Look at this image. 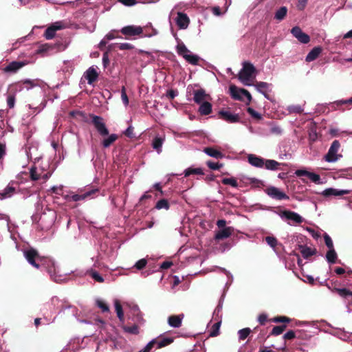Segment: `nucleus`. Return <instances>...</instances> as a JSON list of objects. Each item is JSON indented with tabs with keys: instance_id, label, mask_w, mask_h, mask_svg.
<instances>
[{
	"instance_id": "20e7f679",
	"label": "nucleus",
	"mask_w": 352,
	"mask_h": 352,
	"mask_svg": "<svg viewBox=\"0 0 352 352\" xmlns=\"http://www.w3.org/2000/svg\"><path fill=\"white\" fill-rule=\"evenodd\" d=\"M255 77L256 69L254 66L249 62H244L239 74V80L245 86H252Z\"/></svg>"
},
{
	"instance_id": "5701e85b",
	"label": "nucleus",
	"mask_w": 352,
	"mask_h": 352,
	"mask_svg": "<svg viewBox=\"0 0 352 352\" xmlns=\"http://www.w3.org/2000/svg\"><path fill=\"white\" fill-rule=\"evenodd\" d=\"M322 52V48L320 47H314L307 55L305 60L307 62H311L316 60Z\"/></svg>"
},
{
	"instance_id": "09e8293b",
	"label": "nucleus",
	"mask_w": 352,
	"mask_h": 352,
	"mask_svg": "<svg viewBox=\"0 0 352 352\" xmlns=\"http://www.w3.org/2000/svg\"><path fill=\"white\" fill-rule=\"evenodd\" d=\"M248 113L254 118L257 120H261L262 119V115L259 113L258 112L256 111L254 109L251 107H248L247 109Z\"/></svg>"
},
{
	"instance_id": "4d7b16f0",
	"label": "nucleus",
	"mask_w": 352,
	"mask_h": 352,
	"mask_svg": "<svg viewBox=\"0 0 352 352\" xmlns=\"http://www.w3.org/2000/svg\"><path fill=\"white\" fill-rule=\"evenodd\" d=\"M155 346L154 341H150L139 352H150L153 347Z\"/></svg>"
},
{
	"instance_id": "052dcab7",
	"label": "nucleus",
	"mask_w": 352,
	"mask_h": 352,
	"mask_svg": "<svg viewBox=\"0 0 352 352\" xmlns=\"http://www.w3.org/2000/svg\"><path fill=\"white\" fill-rule=\"evenodd\" d=\"M309 173V171H307V170H305V169H298V170H296V172H295V175L297 177H302V176L307 177Z\"/></svg>"
},
{
	"instance_id": "b1692460",
	"label": "nucleus",
	"mask_w": 352,
	"mask_h": 352,
	"mask_svg": "<svg viewBox=\"0 0 352 352\" xmlns=\"http://www.w3.org/2000/svg\"><path fill=\"white\" fill-rule=\"evenodd\" d=\"M204 151L208 156L216 158V159H221L224 157V155L221 152H220L212 147L205 148Z\"/></svg>"
},
{
	"instance_id": "9b49d317",
	"label": "nucleus",
	"mask_w": 352,
	"mask_h": 352,
	"mask_svg": "<svg viewBox=\"0 0 352 352\" xmlns=\"http://www.w3.org/2000/svg\"><path fill=\"white\" fill-rule=\"evenodd\" d=\"M265 192L271 198L276 200H287L289 199L283 191L274 186H270L265 190Z\"/></svg>"
},
{
	"instance_id": "0eeeda50",
	"label": "nucleus",
	"mask_w": 352,
	"mask_h": 352,
	"mask_svg": "<svg viewBox=\"0 0 352 352\" xmlns=\"http://www.w3.org/2000/svg\"><path fill=\"white\" fill-rule=\"evenodd\" d=\"M340 147V144L339 141L334 140L324 157L325 161L332 163L337 162L340 158H341L342 155L338 153Z\"/></svg>"
},
{
	"instance_id": "69168bd1",
	"label": "nucleus",
	"mask_w": 352,
	"mask_h": 352,
	"mask_svg": "<svg viewBox=\"0 0 352 352\" xmlns=\"http://www.w3.org/2000/svg\"><path fill=\"white\" fill-rule=\"evenodd\" d=\"M271 133L276 135H280L282 133V129L277 125H274L270 129Z\"/></svg>"
},
{
	"instance_id": "de8ad7c7",
	"label": "nucleus",
	"mask_w": 352,
	"mask_h": 352,
	"mask_svg": "<svg viewBox=\"0 0 352 352\" xmlns=\"http://www.w3.org/2000/svg\"><path fill=\"white\" fill-rule=\"evenodd\" d=\"M147 264V261L146 258H142L139 261H138L135 265H134V267L136 268L137 270H142L144 267H146Z\"/></svg>"
},
{
	"instance_id": "c9c22d12",
	"label": "nucleus",
	"mask_w": 352,
	"mask_h": 352,
	"mask_svg": "<svg viewBox=\"0 0 352 352\" xmlns=\"http://www.w3.org/2000/svg\"><path fill=\"white\" fill-rule=\"evenodd\" d=\"M87 274H89L93 279H94L98 283H103L104 278L102 277L101 275L99 274L96 271L94 270L93 269L88 270L87 271Z\"/></svg>"
},
{
	"instance_id": "1a4fd4ad",
	"label": "nucleus",
	"mask_w": 352,
	"mask_h": 352,
	"mask_svg": "<svg viewBox=\"0 0 352 352\" xmlns=\"http://www.w3.org/2000/svg\"><path fill=\"white\" fill-rule=\"evenodd\" d=\"M91 123L101 136H106L109 134V130L104 122L103 118L98 116L91 115Z\"/></svg>"
},
{
	"instance_id": "2eb2a0df",
	"label": "nucleus",
	"mask_w": 352,
	"mask_h": 352,
	"mask_svg": "<svg viewBox=\"0 0 352 352\" xmlns=\"http://www.w3.org/2000/svg\"><path fill=\"white\" fill-rule=\"evenodd\" d=\"M351 190H339L333 188H329L324 190L320 194L325 197H339L344 195L349 194Z\"/></svg>"
},
{
	"instance_id": "4c0bfd02",
	"label": "nucleus",
	"mask_w": 352,
	"mask_h": 352,
	"mask_svg": "<svg viewBox=\"0 0 352 352\" xmlns=\"http://www.w3.org/2000/svg\"><path fill=\"white\" fill-rule=\"evenodd\" d=\"M300 252L305 258H307L314 254V250L306 246H300Z\"/></svg>"
},
{
	"instance_id": "e433bc0d",
	"label": "nucleus",
	"mask_w": 352,
	"mask_h": 352,
	"mask_svg": "<svg viewBox=\"0 0 352 352\" xmlns=\"http://www.w3.org/2000/svg\"><path fill=\"white\" fill-rule=\"evenodd\" d=\"M169 208H170V205H169L168 201L165 199L159 200L155 205V208H157V210H161V209L168 210Z\"/></svg>"
},
{
	"instance_id": "79ce46f5",
	"label": "nucleus",
	"mask_w": 352,
	"mask_h": 352,
	"mask_svg": "<svg viewBox=\"0 0 352 352\" xmlns=\"http://www.w3.org/2000/svg\"><path fill=\"white\" fill-rule=\"evenodd\" d=\"M123 329L125 332L129 333L130 334L137 335L139 333L138 327L136 324H133L131 327L124 326Z\"/></svg>"
},
{
	"instance_id": "864d4df0",
	"label": "nucleus",
	"mask_w": 352,
	"mask_h": 352,
	"mask_svg": "<svg viewBox=\"0 0 352 352\" xmlns=\"http://www.w3.org/2000/svg\"><path fill=\"white\" fill-rule=\"evenodd\" d=\"M121 99L125 107L129 104V98L126 93V89L124 87H122L121 89Z\"/></svg>"
},
{
	"instance_id": "0e129e2a",
	"label": "nucleus",
	"mask_w": 352,
	"mask_h": 352,
	"mask_svg": "<svg viewBox=\"0 0 352 352\" xmlns=\"http://www.w3.org/2000/svg\"><path fill=\"white\" fill-rule=\"evenodd\" d=\"M23 83L24 85H25V88L28 90L31 88H32L33 87H34L36 85V84L34 82L33 80H29V79H26L25 80Z\"/></svg>"
},
{
	"instance_id": "603ef678",
	"label": "nucleus",
	"mask_w": 352,
	"mask_h": 352,
	"mask_svg": "<svg viewBox=\"0 0 352 352\" xmlns=\"http://www.w3.org/2000/svg\"><path fill=\"white\" fill-rule=\"evenodd\" d=\"M207 166L212 170H219L221 167H223L222 164H219L217 162H213L212 161H208L206 162Z\"/></svg>"
},
{
	"instance_id": "4468645a",
	"label": "nucleus",
	"mask_w": 352,
	"mask_h": 352,
	"mask_svg": "<svg viewBox=\"0 0 352 352\" xmlns=\"http://www.w3.org/2000/svg\"><path fill=\"white\" fill-rule=\"evenodd\" d=\"M177 16L175 19V23L177 27L181 30L186 29L190 23L189 17L186 14L181 12H177Z\"/></svg>"
},
{
	"instance_id": "5fc2aeb1",
	"label": "nucleus",
	"mask_w": 352,
	"mask_h": 352,
	"mask_svg": "<svg viewBox=\"0 0 352 352\" xmlns=\"http://www.w3.org/2000/svg\"><path fill=\"white\" fill-rule=\"evenodd\" d=\"M324 239L325 244L327 246V248H329V250L334 249L333 241H332L331 238L327 233H325L324 235Z\"/></svg>"
},
{
	"instance_id": "13d9d810",
	"label": "nucleus",
	"mask_w": 352,
	"mask_h": 352,
	"mask_svg": "<svg viewBox=\"0 0 352 352\" xmlns=\"http://www.w3.org/2000/svg\"><path fill=\"white\" fill-rule=\"evenodd\" d=\"M133 311H134V313L137 314V318H136L135 322L142 323L143 322V318H142V315L140 314L139 308L137 306H135L133 308Z\"/></svg>"
},
{
	"instance_id": "6ab92c4d",
	"label": "nucleus",
	"mask_w": 352,
	"mask_h": 352,
	"mask_svg": "<svg viewBox=\"0 0 352 352\" xmlns=\"http://www.w3.org/2000/svg\"><path fill=\"white\" fill-rule=\"evenodd\" d=\"M83 77L87 80L89 85H92L97 80L98 73L96 69L92 66L84 73Z\"/></svg>"
},
{
	"instance_id": "f8f14e48",
	"label": "nucleus",
	"mask_w": 352,
	"mask_h": 352,
	"mask_svg": "<svg viewBox=\"0 0 352 352\" xmlns=\"http://www.w3.org/2000/svg\"><path fill=\"white\" fill-rule=\"evenodd\" d=\"M98 191V190L97 188H94L82 194H75L71 196L67 195L65 199L67 200H72L74 201L85 200L88 198H93V195H95Z\"/></svg>"
},
{
	"instance_id": "72a5a7b5",
	"label": "nucleus",
	"mask_w": 352,
	"mask_h": 352,
	"mask_svg": "<svg viewBox=\"0 0 352 352\" xmlns=\"http://www.w3.org/2000/svg\"><path fill=\"white\" fill-rule=\"evenodd\" d=\"M116 134H111L107 138H104L102 142V145L104 148L109 147L118 139Z\"/></svg>"
},
{
	"instance_id": "774afa93",
	"label": "nucleus",
	"mask_w": 352,
	"mask_h": 352,
	"mask_svg": "<svg viewBox=\"0 0 352 352\" xmlns=\"http://www.w3.org/2000/svg\"><path fill=\"white\" fill-rule=\"evenodd\" d=\"M296 336L295 335V332L292 330L291 331H287L285 335H284V338L286 339V340H292L293 338H294Z\"/></svg>"
},
{
	"instance_id": "a878e982",
	"label": "nucleus",
	"mask_w": 352,
	"mask_h": 352,
	"mask_svg": "<svg viewBox=\"0 0 352 352\" xmlns=\"http://www.w3.org/2000/svg\"><path fill=\"white\" fill-rule=\"evenodd\" d=\"M239 180L241 183L244 184L245 185L247 184H254V185H258L259 184H261V181L258 180L256 178L254 177H249L246 175H241L239 176Z\"/></svg>"
},
{
	"instance_id": "4be33fe9",
	"label": "nucleus",
	"mask_w": 352,
	"mask_h": 352,
	"mask_svg": "<svg viewBox=\"0 0 352 352\" xmlns=\"http://www.w3.org/2000/svg\"><path fill=\"white\" fill-rule=\"evenodd\" d=\"M24 64L21 62L13 61L9 63L5 68L4 72L7 73H14L21 69Z\"/></svg>"
},
{
	"instance_id": "a19ab883",
	"label": "nucleus",
	"mask_w": 352,
	"mask_h": 352,
	"mask_svg": "<svg viewBox=\"0 0 352 352\" xmlns=\"http://www.w3.org/2000/svg\"><path fill=\"white\" fill-rule=\"evenodd\" d=\"M221 321H218L212 325V330L210 332V336L215 337L219 334V329H220V326H221Z\"/></svg>"
},
{
	"instance_id": "c85d7f7f",
	"label": "nucleus",
	"mask_w": 352,
	"mask_h": 352,
	"mask_svg": "<svg viewBox=\"0 0 352 352\" xmlns=\"http://www.w3.org/2000/svg\"><path fill=\"white\" fill-rule=\"evenodd\" d=\"M212 111V104L208 102H204L201 103V105L199 109V112L201 115H208Z\"/></svg>"
},
{
	"instance_id": "c756f323",
	"label": "nucleus",
	"mask_w": 352,
	"mask_h": 352,
	"mask_svg": "<svg viewBox=\"0 0 352 352\" xmlns=\"http://www.w3.org/2000/svg\"><path fill=\"white\" fill-rule=\"evenodd\" d=\"M14 192L15 188L13 186L8 185L2 192H1V199H3L10 198L14 194Z\"/></svg>"
},
{
	"instance_id": "37998d69",
	"label": "nucleus",
	"mask_w": 352,
	"mask_h": 352,
	"mask_svg": "<svg viewBox=\"0 0 352 352\" xmlns=\"http://www.w3.org/2000/svg\"><path fill=\"white\" fill-rule=\"evenodd\" d=\"M251 330L250 328H244L238 331L239 338L241 340H245L250 334Z\"/></svg>"
},
{
	"instance_id": "412c9836",
	"label": "nucleus",
	"mask_w": 352,
	"mask_h": 352,
	"mask_svg": "<svg viewBox=\"0 0 352 352\" xmlns=\"http://www.w3.org/2000/svg\"><path fill=\"white\" fill-rule=\"evenodd\" d=\"M151 341L155 342V346H156L157 349H160L171 344L173 342V338L165 337L160 339H153Z\"/></svg>"
},
{
	"instance_id": "2f4dec72",
	"label": "nucleus",
	"mask_w": 352,
	"mask_h": 352,
	"mask_svg": "<svg viewBox=\"0 0 352 352\" xmlns=\"http://www.w3.org/2000/svg\"><path fill=\"white\" fill-rule=\"evenodd\" d=\"M256 90L261 93L264 94V91H267L270 85L265 82H257L256 84L253 83V85Z\"/></svg>"
},
{
	"instance_id": "393cba45",
	"label": "nucleus",
	"mask_w": 352,
	"mask_h": 352,
	"mask_svg": "<svg viewBox=\"0 0 352 352\" xmlns=\"http://www.w3.org/2000/svg\"><path fill=\"white\" fill-rule=\"evenodd\" d=\"M206 97V92L204 89H198L194 91V101L197 104L204 102Z\"/></svg>"
},
{
	"instance_id": "a211bd4d",
	"label": "nucleus",
	"mask_w": 352,
	"mask_h": 352,
	"mask_svg": "<svg viewBox=\"0 0 352 352\" xmlns=\"http://www.w3.org/2000/svg\"><path fill=\"white\" fill-rule=\"evenodd\" d=\"M184 318V314L178 315L170 316L168 318L167 322L170 327L173 328H179L182 326V320Z\"/></svg>"
},
{
	"instance_id": "7ed1b4c3",
	"label": "nucleus",
	"mask_w": 352,
	"mask_h": 352,
	"mask_svg": "<svg viewBox=\"0 0 352 352\" xmlns=\"http://www.w3.org/2000/svg\"><path fill=\"white\" fill-rule=\"evenodd\" d=\"M47 164H34L30 168V177L32 181L45 182L52 175Z\"/></svg>"
},
{
	"instance_id": "423d86ee",
	"label": "nucleus",
	"mask_w": 352,
	"mask_h": 352,
	"mask_svg": "<svg viewBox=\"0 0 352 352\" xmlns=\"http://www.w3.org/2000/svg\"><path fill=\"white\" fill-rule=\"evenodd\" d=\"M229 92L232 98L236 100H244V98H246V103L248 104L252 101V96L250 93L242 88H238L235 85H230L229 87Z\"/></svg>"
},
{
	"instance_id": "f704fd0d",
	"label": "nucleus",
	"mask_w": 352,
	"mask_h": 352,
	"mask_svg": "<svg viewBox=\"0 0 352 352\" xmlns=\"http://www.w3.org/2000/svg\"><path fill=\"white\" fill-rule=\"evenodd\" d=\"M337 253L335 250V249H330L327 252L326 254V259L329 263L333 264L336 263L337 261Z\"/></svg>"
},
{
	"instance_id": "680f3d73",
	"label": "nucleus",
	"mask_w": 352,
	"mask_h": 352,
	"mask_svg": "<svg viewBox=\"0 0 352 352\" xmlns=\"http://www.w3.org/2000/svg\"><path fill=\"white\" fill-rule=\"evenodd\" d=\"M274 322H289L290 319L285 316L276 317L273 319Z\"/></svg>"
},
{
	"instance_id": "9d476101",
	"label": "nucleus",
	"mask_w": 352,
	"mask_h": 352,
	"mask_svg": "<svg viewBox=\"0 0 352 352\" xmlns=\"http://www.w3.org/2000/svg\"><path fill=\"white\" fill-rule=\"evenodd\" d=\"M65 28V25L63 21H56L49 26L44 34L46 39H52L56 34V32L58 30H63Z\"/></svg>"
},
{
	"instance_id": "6e6552de",
	"label": "nucleus",
	"mask_w": 352,
	"mask_h": 352,
	"mask_svg": "<svg viewBox=\"0 0 352 352\" xmlns=\"http://www.w3.org/2000/svg\"><path fill=\"white\" fill-rule=\"evenodd\" d=\"M279 216L283 220L286 221L289 225L300 223L304 221L303 217L299 214L290 210H283L279 213Z\"/></svg>"
},
{
	"instance_id": "8fccbe9b",
	"label": "nucleus",
	"mask_w": 352,
	"mask_h": 352,
	"mask_svg": "<svg viewBox=\"0 0 352 352\" xmlns=\"http://www.w3.org/2000/svg\"><path fill=\"white\" fill-rule=\"evenodd\" d=\"M96 305L103 312H107L109 310V306L102 300L97 299Z\"/></svg>"
},
{
	"instance_id": "39448f33",
	"label": "nucleus",
	"mask_w": 352,
	"mask_h": 352,
	"mask_svg": "<svg viewBox=\"0 0 352 352\" xmlns=\"http://www.w3.org/2000/svg\"><path fill=\"white\" fill-rule=\"evenodd\" d=\"M177 52L182 56L189 63L196 65L198 64L200 57L192 54L183 43L178 44L177 46Z\"/></svg>"
},
{
	"instance_id": "cd10ccee",
	"label": "nucleus",
	"mask_w": 352,
	"mask_h": 352,
	"mask_svg": "<svg viewBox=\"0 0 352 352\" xmlns=\"http://www.w3.org/2000/svg\"><path fill=\"white\" fill-rule=\"evenodd\" d=\"M113 302L117 316L119 318L120 321L123 322L124 320V318L122 305L118 299H115Z\"/></svg>"
},
{
	"instance_id": "58836bf2",
	"label": "nucleus",
	"mask_w": 352,
	"mask_h": 352,
	"mask_svg": "<svg viewBox=\"0 0 352 352\" xmlns=\"http://www.w3.org/2000/svg\"><path fill=\"white\" fill-rule=\"evenodd\" d=\"M341 297L346 298L347 296H352V292L345 288H336L334 289Z\"/></svg>"
},
{
	"instance_id": "7c9ffc66",
	"label": "nucleus",
	"mask_w": 352,
	"mask_h": 352,
	"mask_svg": "<svg viewBox=\"0 0 352 352\" xmlns=\"http://www.w3.org/2000/svg\"><path fill=\"white\" fill-rule=\"evenodd\" d=\"M287 13V8L285 6H282L278 9L274 14V19L280 21L285 19Z\"/></svg>"
},
{
	"instance_id": "dca6fc26",
	"label": "nucleus",
	"mask_w": 352,
	"mask_h": 352,
	"mask_svg": "<svg viewBox=\"0 0 352 352\" xmlns=\"http://www.w3.org/2000/svg\"><path fill=\"white\" fill-rule=\"evenodd\" d=\"M143 30L141 26L127 25L122 28L121 32L126 36H136L142 34Z\"/></svg>"
},
{
	"instance_id": "6e6d98bb",
	"label": "nucleus",
	"mask_w": 352,
	"mask_h": 352,
	"mask_svg": "<svg viewBox=\"0 0 352 352\" xmlns=\"http://www.w3.org/2000/svg\"><path fill=\"white\" fill-rule=\"evenodd\" d=\"M285 328V325H283V326H276V327H274L272 329V333L273 335H274V336L280 335L283 332Z\"/></svg>"
},
{
	"instance_id": "c03bdc74",
	"label": "nucleus",
	"mask_w": 352,
	"mask_h": 352,
	"mask_svg": "<svg viewBox=\"0 0 352 352\" xmlns=\"http://www.w3.org/2000/svg\"><path fill=\"white\" fill-rule=\"evenodd\" d=\"M287 111L289 113H300L303 111V109L300 105H291L287 107Z\"/></svg>"
},
{
	"instance_id": "f3484780",
	"label": "nucleus",
	"mask_w": 352,
	"mask_h": 352,
	"mask_svg": "<svg viewBox=\"0 0 352 352\" xmlns=\"http://www.w3.org/2000/svg\"><path fill=\"white\" fill-rule=\"evenodd\" d=\"M219 115L225 121L229 123H236L240 121L239 114L233 113L228 111H221Z\"/></svg>"
},
{
	"instance_id": "338daca9",
	"label": "nucleus",
	"mask_w": 352,
	"mask_h": 352,
	"mask_svg": "<svg viewBox=\"0 0 352 352\" xmlns=\"http://www.w3.org/2000/svg\"><path fill=\"white\" fill-rule=\"evenodd\" d=\"M62 188H63L62 186H54L51 188L50 190L54 193H56L57 195H60V193L62 192Z\"/></svg>"
},
{
	"instance_id": "f03ea898",
	"label": "nucleus",
	"mask_w": 352,
	"mask_h": 352,
	"mask_svg": "<svg viewBox=\"0 0 352 352\" xmlns=\"http://www.w3.org/2000/svg\"><path fill=\"white\" fill-rule=\"evenodd\" d=\"M248 163L256 168H265L270 170H276L278 168L280 163L274 160H265L254 154H248L247 156Z\"/></svg>"
},
{
	"instance_id": "3c124183",
	"label": "nucleus",
	"mask_w": 352,
	"mask_h": 352,
	"mask_svg": "<svg viewBox=\"0 0 352 352\" xmlns=\"http://www.w3.org/2000/svg\"><path fill=\"white\" fill-rule=\"evenodd\" d=\"M7 104L10 109H12L14 107L15 104V96L12 94H9L7 96Z\"/></svg>"
},
{
	"instance_id": "f257e3e1",
	"label": "nucleus",
	"mask_w": 352,
	"mask_h": 352,
	"mask_svg": "<svg viewBox=\"0 0 352 352\" xmlns=\"http://www.w3.org/2000/svg\"><path fill=\"white\" fill-rule=\"evenodd\" d=\"M23 255L28 262L34 267L36 269H38L40 266H43L48 269V272L50 274V276L52 277V278L56 281H59V279L56 278V276H54L52 274V267L54 268V272H55V267H54V263L53 261H52L50 258H44L43 256H41L38 252L33 249H28L25 250L23 251Z\"/></svg>"
},
{
	"instance_id": "bf43d9fd",
	"label": "nucleus",
	"mask_w": 352,
	"mask_h": 352,
	"mask_svg": "<svg viewBox=\"0 0 352 352\" xmlns=\"http://www.w3.org/2000/svg\"><path fill=\"white\" fill-rule=\"evenodd\" d=\"M118 1L126 6H132L138 3L137 0H118Z\"/></svg>"
},
{
	"instance_id": "e2e57ef3",
	"label": "nucleus",
	"mask_w": 352,
	"mask_h": 352,
	"mask_svg": "<svg viewBox=\"0 0 352 352\" xmlns=\"http://www.w3.org/2000/svg\"><path fill=\"white\" fill-rule=\"evenodd\" d=\"M184 7H185V4L183 3H179L176 4L174 6V8H173V10L170 12L169 19L173 14L175 10H182Z\"/></svg>"
},
{
	"instance_id": "ddd939ff",
	"label": "nucleus",
	"mask_w": 352,
	"mask_h": 352,
	"mask_svg": "<svg viewBox=\"0 0 352 352\" xmlns=\"http://www.w3.org/2000/svg\"><path fill=\"white\" fill-rule=\"evenodd\" d=\"M292 35L301 43L307 44L310 41V37L308 34L303 32L302 30L298 27L295 26L291 30Z\"/></svg>"
},
{
	"instance_id": "49530a36",
	"label": "nucleus",
	"mask_w": 352,
	"mask_h": 352,
	"mask_svg": "<svg viewBox=\"0 0 352 352\" xmlns=\"http://www.w3.org/2000/svg\"><path fill=\"white\" fill-rule=\"evenodd\" d=\"M265 241L272 248H275L278 244L277 239L274 236H268L265 238Z\"/></svg>"
},
{
	"instance_id": "aec40b11",
	"label": "nucleus",
	"mask_w": 352,
	"mask_h": 352,
	"mask_svg": "<svg viewBox=\"0 0 352 352\" xmlns=\"http://www.w3.org/2000/svg\"><path fill=\"white\" fill-rule=\"evenodd\" d=\"M232 232L233 228L232 227L224 228L216 232L214 238L217 240L227 239L232 234Z\"/></svg>"
},
{
	"instance_id": "bb28decb",
	"label": "nucleus",
	"mask_w": 352,
	"mask_h": 352,
	"mask_svg": "<svg viewBox=\"0 0 352 352\" xmlns=\"http://www.w3.org/2000/svg\"><path fill=\"white\" fill-rule=\"evenodd\" d=\"M164 142V138L160 137H155L152 142L153 148L156 150L158 154L162 153V146Z\"/></svg>"
},
{
	"instance_id": "473e14b6",
	"label": "nucleus",
	"mask_w": 352,
	"mask_h": 352,
	"mask_svg": "<svg viewBox=\"0 0 352 352\" xmlns=\"http://www.w3.org/2000/svg\"><path fill=\"white\" fill-rule=\"evenodd\" d=\"M184 176L188 177L191 175H203L204 171L201 168H193V167H189L186 168L184 172Z\"/></svg>"
},
{
	"instance_id": "ea45409f",
	"label": "nucleus",
	"mask_w": 352,
	"mask_h": 352,
	"mask_svg": "<svg viewBox=\"0 0 352 352\" xmlns=\"http://www.w3.org/2000/svg\"><path fill=\"white\" fill-rule=\"evenodd\" d=\"M307 177L314 183L316 184H322V182L321 181L320 176L318 174L309 172Z\"/></svg>"
},
{
	"instance_id": "a18cd8bd",
	"label": "nucleus",
	"mask_w": 352,
	"mask_h": 352,
	"mask_svg": "<svg viewBox=\"0 0 352 352\" xmlns=\"http://www.w3.org/2000/svg\"><path fill=\"white\" fill-rule=\"evenodd\" d=\"M222 183L225 185H230L234 188L238 187V183H237L236 179H234L233 177L223 178L222 179Z\"/></svg>"
}]
</instances>
